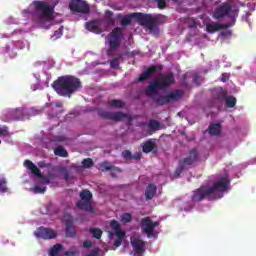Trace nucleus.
<instances>
[{"label": "nucleus", "instance_id": "nucleus-15", "mask_svg": "<svg viewBox=\"0 0 256 256\" xmlns=\"http://www.w3.org/2000/svg\"><path fill=\"white\" fill-rule=\"evenodd\" d=\"M8 117L10 121H23L25 119V109L18 108L8 112Z\"/></svg>", "mask_w": 256, "mask_h": 256}, {"label": "nucleus", "instance_id": "nucleus-20", "mask_svg": "<svg viewBox=\"0 0 256 256\" xmlns=\"http://www.w3.org/2000/svg\"><path fill=\"white\" fill-rule=\"evenodd\" d=\"M149 135H153V133H157L161 129V123L157 120H149L147 124Z\"/></svg>", "mask_w": 256, "mask_h": 256}, {"label": "nucleus", "instance_id": "nucleus-22", "mask_svg": "<svg viewBox=\"0 0 256 256\" xmlns=\"http://www.w3.org/2000/svg\"><path fill=\"white\" fill-rule=\"evenodd\" d=\"M155 195H157V186L155 184H149L145 190L146 201H151Z\"/></svg>", "mask_w": 256, "mask_h": 256}, {"label": "nucleus", "instance_id": "nucleus-51", "mask_svg": "<svg viewBox=\"0 0 256 256\" xmlns=\"http://www.w3.org/2000/svg\"><path fill=\"white\" fill-rule=\"evenodd\" d=\"M106 21L109 25H115V19H113L111 16L106 18Z\"/></svg>", "mask_w": 256, "mask_h": 256}, {"label": "nucleus", "instance_id": "nucleus-18", "mask_svg": "<svg viewBox=\"0 0 256 256\" xmlns=\"http://www.w3.org/2000/svg\"><path fill=\"white\" fill-rule=\"evenodd\" d=\"M76 207L82 211H88L89 213H95V208L91 205V201L80 200L76 203Z\"/></svg>", "mask_w": 256, "mask_h": 256}, {"label": "nucleus", "instance_id": "nucleus-11", "mask_svg": "<svg viewBox=\"0 0 256 256\" xmlns=\"http://www.w3.org/2000/svg\"><path fill=\"white\" fill-rule=\"evenodd\" d=\"M231 5L229 3H223L213 13L214 19H223V17H226V15H229L232 11Z\"/></svg>", "mask_w": 256, "mask_h": 256}, {"label": "nucleus", "instance_id": "nucleus-61", "mask_svg": "<svg viewBox=\"0 0 256 256\" xmlns=\"http://www.w3.org/2000/svg\"><path fill=\"white\" fill-rule=\"evenodd\" d=\"M87 256H95V254H88Z\"/></svg>", "mask_w": 256, "mask_h": 256}, {"label": "nucleus", "instance_id": "nucleus-49", "mask_svg": "<svg viewBox=\"0 0 256 256\" xmlns=\"http://www.w3.org/2000/svg\"><path fill=\"white\" fill-rule=\"evenodd\" d=\"M141 157H142L141 152H138V153L132 154V159H135L136 161L141 160Z\"/></svg>", "mask_w": 256, "mask_h": 256}, {"label": "nucleus", "instance_id": "nucleus-44", "mask_svg": "<svg viewBox=\"0 0 256 256\" xmlns=\"http://www.w3.org/2000/svg\"><path fill=\"white\" fill-rule=\"evenodd\" d=\"M0 137H9V130H7V126L0 128Z\"/></svg>", "mask_w": 256, "mask_h": 256}, {"label": "nucleus", "instance_id": "nucleus-57", "mask_svg": "<svg viewBox=\"0 0 256 256\" xmlns=\"http://www.w3.org/2000/svg\"><path fill=\"white\" fill-rule=\"evenodd\" d=\"M55 106L61 108V107H63V103L58 102V103L55 104Z\"/></svg>", "mask_w": 256, "mask_h": 256}, {"label": "nucleus", "instance_id": "nucleus-56", "mask_svg": "<svg viewBox=\"0 0 256 256\" xmlns=\"http://www.w3.org/2000/svg\"><path fill=\"white\" fill-rule=\"evenodd\" d=\"M153 229L155 230V227L159 226V222H152Z\"/></svg>", "mask_w": 256, "mask_h": 256}, {"label": "nucleus", "instance_id": "nucleus-37", "mask_svg": "<svg viewBox=\"0 0 256 256\" xmlns=\"http://www.w3.org/2000/svg\"><path fill=\"white\" fill-rule=\"evenodd\" d=\"M82 165L85 169H91V167H93V165H95V163L93 162V159L91 158H85L82 161Z\"/></svg>", "mask_w": 256, "mask_h": 256}, {"label": "nucleus", "instance_id": "nucleus-4", "mask_svg": "<svg viewBox=\"0 0 256 256\" xmlns=\"http://www.w3.org/2000/svg\"><path fill=\"white\" fill-rule=\"evenodd\" d=\"M35 12L32 21L35 23H51L54 19L55 8L45 1H33Z\"/></svg>", "mask_w": 256, "mask_h": 256}, {"label": "nucleus", "instance_id": "nucleus-27", "mask_svg": "<svg viewBox=\"0 0 256 256\" xmlns=\"http://www.w3.org/2000/svg\"><path fill=\"white\" fill-rule=\"evenodd\" d=\"M100 169H101V171H118L119 173H121V168L115 167V166L109 164V162L102 163L100 165Z\"/></svg>", "mask_w": 256, "mask_h": 256}, {"label": "nucleus", "instance_id": "nucleus-39", "mask_svg": "<svg viewBox=\"0 0 256 256\" xmlns=\"http://www.w3.org/2000/svg\"><path fill=\"white\" fill-rule=\"evenodd\" d=\"M55 237H57V232H55L51 228H47L46 229V237H44V239H55Z\"/></svg>", "mask_w": 256, "mask_h": 256}, {"label": "nucleus", "instance_id": "nucleus-16", "mask_svg": "<svg viewBox=\"0 0 256 256\" xmlns=\"http://www.w3.org/2000/svg\"><path fill=\"white\" fill-rule=\"evenodd\" d=\"M86 29L87 31H91V33H96V35H99L102 33L101 22H99V20L89 21L86 23Z\"/></svg>", "mask_w": 256, "mask_h": 256}, {"label": "nucleus", "instance_id": "nucleus-26", "mask_svg": "<svg viewBox=\"0 0 256 256\" xmlns=\"http://www.w3.org/2000/svg\"><path fill=\"white\" fill-rule=\"evenodd\" d=\"M107 106L114 107V109H123V107H125V102H123V100L113 99L108 101Z\"/></svg>", "mask_w": 256, "mask_h": 256}, {"label": "nucleus", "instance_id": "nucleus-45", "mask_svg": "<svg viewBox=\"0 0 256 256\" xmlns=\"http://www.w3.org/2000/svg\"><path fill=\"white\" fill-rule=\"evenodd\" d=\"M158 4V9H165L167 7V2L165 0H155Z\"/></svg>", "mask_w": 256, "mask_h": 256}, {"label": "nucleus", "instance_id": "nucleus-9", "mask_svg": "<svg viewBox=\"0 0 256 256\" xmlns=\"http://www.w3.org/2000/svg\"><path fill=\"white\" fill-rule=\"evenodd\" d=\"M70 10L73 11V13H83L87 14L89 11H91V8L89 7V4L83 0H73L69 4Z\"/></svg>", "mask_w": 256, "mask_h": 256}, {"label": "nucleus", "instance_id": "nucleus-62", "mask_svg": "<svg viewBox=\"0 0 256 256\" xmlns=\"http://www.w3.org/2000/svg\"><path fill=\"white\" fill-rule=\"evenodd\" d=\"M222 81H223V83H225V81H227V80H225L224 78H222Z\"/></svg>", "mask_w": 256, "mask_h": 256}, {"label": "nucleus", "instance_id": "nucleus-41", "mask_svg": "<svg viewBox=\"0 0 256 256\" xmlns=\"http://www.w3.org/2000/svg\"><path fill=\"white\" fill-rule=\"evenodd\" d=\"M186 23L190 29L197 27V20L195 18H188Z\"/></svg>", "mask_w": 256, "mask_h": 256}, {"label": "nucleus", "instance_id": "nucleus-24", "mask_svg": "<svg viewBox=\"0 0 256 256\" xmlns=\"http://www.w3.org/2000/svg\"><path fill=\"white\" fill-rule=\"evenodd\" d=\"M207 131L209 135H211L212 137L221 135V124L220 123L210 124Z\"/></svg>", "mask_w": 256, "mask_h": 256}, {"label": "nucleus", "instance_id": "nucleus-46", "mask_svg": "<svg viewBox=\"0 0 256 256\" xmlns=\"http://www.w3.org/2000/svg\"><path fill=\"white\" fill-rule=\"evenodd\" d=\"M227 97V91H221L220 93H218V99L220 101L226 100Z\"/></svg>", "mask_w": 256, "mask_h": 256}, {"label": "nucleus", "instance_id": "nucleus-55", "mask_svg": "<svg viewBox=\"0 0 256 256\" xmlns=\"http://www.w3.org/2000/svg\"><path fill=\"white\" fill-rule=\"evenodd\" d=\"M105 15H109L110 17H113V12L110 10H106Z\"/></svg>", "mask_w": 256, "mask_h": 256}, {"label": "nucleus", "instance_id": "nucleus-7", "mask_svg": "<svg viewBox=\"0 0 256 256\" xmlns=\"http://www.w3.org/2000/svg\"><path fill=\"white\" fill-rule=\"evenodd\" d=\"M99 117L102 119H107L108 121H114L115 123H119L123 121V119H128L129 123L133 121V118L124 112H111L107 110H101L99 112Z\"/></svg>", "mask_w": 256, "mask_h": 256}, {"label": "nucleus", "instance_id": "nucleus-42", "mask_svg": "<svg viewBox=\"0 0 256 256\" xmlns=\"http://www.w3.org/2000/svg\"><path fill=\"white\" fill-rule=\"evenodd\" d=\"M0 191L2 193H7V180L3 178L0 179Z\"/></svg>", "mask_w": 256, "mask_h": 256}, {"label": "nucleus", "instance_id": "nucleus-40", "mask_svg": "<svg viewBox=\"0 0 256 256\" xmlns=\"http://www.w3.org/2000/svg\"><path fill=\"white\" fill-rule=\"evenodd\" d=\"M133 221V216L130 213H124L121 216L122 223H131Z\"/></svg>", "mask_w": 256, "mask_h": 256}, {"label": "nucleus", "instance_id": "nucleus-33", "mask_svg": "<svg viewBox=\"0 0 256 256\" xmlns=\"http://www.w3.org/2000/svg\"><path fill=\"white\" fill-rule=\"evenodd\" d=\"M47 233V228L45 227H40L38 228L35 232L34 235L37 237V239H45Z\"/></svg>", "mask_w": 256, "mask_h": 256}, {"label": "nucleus", "instance_id": "nucleus-5", "mask_svg": "<svg viewBox=\"0 0 256 256\" xmlns=\"http://www.w3.org/2000/svg\"><path fill=\"white\" fill-rule=\"evenodd\" d=\"M125 35L120 27L114 28L107 36L106 41L109 43V51H115L121 47V42L123 41Z\"/></svg>", "mask_w": 256, "mask_h": 256}, {"label": "nucleus", "instance_id": "nucleus-29", "mask_svg": "<svg viewBox=\"0 0 256 256\" xmlns=\"http://www.w3.org/2000/svg\"><path fill=\"white\" fill-rule=\"evenodd\" d=\"M63 251V245L61 244H55L53 247L49 250V256H57L59 253Z\"/></svg>", "mask_w": 256, "mask_h": 256}, {"label": "nucleus", "instance_id": "nucleus-52", "mask_svg": "<svg viewBox=\"0 0 256 256\" xmlns=\"http://www.w3.org/2000/svg\"><path fill=\"white\" fill-rule=\"evenodd\" d=\"M39 87H40V84H39V83H36V84H33V85L31 86V89H32V91H37V89H39Z\"/></svg>", "mask_w": 256, "mask_h": 256}, {"label": "nucleus", "instance_id": "nucleus-13", "mask_svg": "<svg viewBox=\"0 0 256 256\" xmlns=\"http://www.w3.org/2000/svg\"><path fill=\"white\" fill-rule=\"evenodd\" d=\"M155 73H157V66L156 65H152L150 67H148L138 78V83H143L145 81H147V79H151V77H153V75H155Z\"/></svg>", "mask_w": 256, "mask_h": 256}, {"label": "nucleus", "instance_id": "nucleus-32", "mask_svg": "<svg viewBox=\"0 0 256 256\" xmlns=\"http://www.w3.org/2000/svg\"><path fill=\"white\" fill-rule=\"evenodd\" d=\"M120 59H123V54H118L117 57L113 58L110 61V67L111 69H119V65H120Z\"/></svg>", "mask_w": 256, "mask_h": 256}, {"label": "nucleus", "instance_id": "nucleus-60", "mask_svg": "<svg viewBox=\"0 0 256 256\" xmlns=\"http://www.w3.org/2000/svg\"><path fill=\"white\" fill-rule=\"evenodd\" d=\"M110 175L111 177H117V174H115V172H111Z\"/></svg>", "mask_w": 256, "mask_h": 256}, {"label": "nucleus", "instance_id": "nucleus-50", "mask_svg": "<svg viewBox=\"0 0 256 256\" xmlns=\"http://www.w3.org/2000/svg\"><path fill=\"white\" fill-rule=\"evenodd\" d=\"M78 253H79L78 251H66V252H64V255L65 256H75Z\"/></svg>", "mask_w": 256, "mask_h": 256}, {"label": "nucleus", "instance_id": "nucleus-2", "mask_svg": "<svg viewBox=\"0 0 256 256\" xmlns=\"http://www.w3.org/2000/svg\"><path fill=\"white\" fill-rule=\"evenodd\" d=\"M52 88L60 97H68L71 99L74 93L83 89V84L81 83V79L75 76L65 75L58 77L52 83Z\"/></svg>", "mask_w": 256, "mask_h": 256}, {"label": "nucleus", "instance_id": "nucleus-58", "mask_svg": "<svg viewBox=\"0 0 256 256\" xmlns=\"http://www.w3.org/2000/svg\"><path fill=\"white\" fill-rule=\"evenodd\" d=\"M38 166H40V167H45V162H39V163H38Z\"/></svg>", "mask_w": 256, "mask_h": 256}, {"label": "nucleus", "instance_id": "nucleus-54", "mask_svg": "<svg viewBox=\"0 0 256 256\" xmlns=\"http://www.w3.org/2000/svg\"><path fill=\"white\" fill-rule=\"evenodd\" d=\"M197 81H199V75L195 74L193 76V83H197Z\"/></svg>", "mask_w": 256, "mask_h": 256}, {"label": "nucleus", "instance_id": "nucleus-6", "mask_svg": "<svg viewBox=\"0 0 256 256\" xmlns=\"http://www.w3.org/2000/svg\"><path fill=\"white\" fill-rule=\"evenodd\" d=\"M230 185H231V181L227 177H221L212 186H209L210 193L212 194V197L214 198V200L221 199V197H223L221 193H224V191H227Z\"/></svg>", "mask_w": 256, "mask_h": 256}, {"label": "nucleus", "instance_id": "nucleus-59", "mask_svg": "<svg viewBox=\"0 0 256 256\" xmlns=\"http://www.w3.org/2000/svg\"><path fill=\"white\" fill-rule=\"evenodd\" d=\"M157 69H159V71H163V65L158 66Z\"/></svg>", "mask_w": 256, "mask_h": 256}, {"label": "nucleus", "instance_id": "nucleus-64", "mask_svg": "<svg viewBox=\"0 0 256 256\" xmlns=\"http://www.w3.org/2000/svg\"><path fill=\"white\" fill-rule=\"evenodd\" d=\"M173 1H178V0H173Z\"/></svg>", "mask_w": 256, "mask_h": 256}, {"label": "nucleus", "instance_id": "nucleus-47", "mask_svg": "<svg viewBox=\"0 0 256 256\" xmlns=\"http://www.w3.org/2000/svg\"><path fill=\"white\" fill-rule=\"evenodd\" d=\"M63 36V27H60L58 30H56L54 32V37H56V39H59V37Z\"/></svg>", "mask_w": 256, "mask_h": 256}, {"label": "nucleus", "instance_id": "nucleus-48", "mask_svg": "<svg viewBox=\"0 0 256 256\" xmlns=\"http://www.w3.org/2000/svg\"><path fill=\"white\" fill-rule=\"evenodd\" d=\"M93 246V242H91V240H86L83 242V247L85 249H89V247H92Z\"/></svg>", "mask_w": 256, "mask_h": 256}, {"label": "nucleus", "instance_id": "nucleus-25", "mask_svg": "<svg viewBox=\"0 0 256 256\" xmlns=\"http://www.w3.org/2000/svg\"><path fill=\"white\" fill-rule=\"evenodd\" d=\"M77 232L75 231V227H73L72 220H66V237H75Z\"/></svg>", "mask_w": 256, "mask_h": 256}, {"label": "nucleus", "instance_id": "nucleus-19", "mask_svg": "<svg viewBox=\"0 0 256 256\" xmlns=\"http://www.w3.org/2000/svg\"><path fill=\"white\" fill-rule=\"evenodd\" d=\"M157 149V144L155 143V139H149L142 144L143 153H151V151H155Z\"/></svg>", "mask_w": 256, "mask_h": 256}, {"label": "nucleus", "instance_id": "nucleus-3", "mask_svg": "<svg viewBox=\"0 0 256 256\" xmlns=\"http://www.w3.org/2000/svg\"><path fill=\"white\" fill-rule=\"evenodd\" d=\"M133 18L136 19L137 23L140 24L141 27L147 29L152 35H159V17L141 12L132 13L130 15H125L121 19L120 24L122 27H127L128 25H131Z\"/></svg>", "mask_w": 256, "mask_h": 256}, {"label": "nucleus", "instance_id": "nucleus-38", "mask_svg": "<svg viewBox=\"0 0 256 256\" xmlns=\"http://www.w3.org/2000/svg\"><path fill=\"white\" fill-rule=\"evenodd\" d=\"M122 157L127 161V163L133 160V154L129 150L122 151Z\"/></svg>", "mask_w": 256, "mask_h": 256}, {"label": "nucleus", "instance_id": "nucleus-17", "mask_svg": "<svg viewBox=\"0 0 256 256\" xmlns=\"http://www.w3.org/2000/svg\"><path fill=\"white\" fill-rule=\"evenodd\" d=\"M24 167H26L28 171H31L32 175L39 177V179H43V174L41 173V170H39L31 160H25Z\"/></svg>", "mask_w": 256, "mask_h": 256}, {"label": "nucleus", "instance_id": "nucleus-28", "mask_svg": "<svg viewBox=\"0 0 256 256\" xmlns=\"http://www.w3.org/2000/svg\"><path fill=\"white\" fill-rule=\"evenodd\" d=\"M54 155L57 157H69V153L63 146H58L54 149Z\"/></svg>", "mask_w": 256, "mask_h": 256}, {"label": "nucleus", "instance_id": "nucleus-36", "mask_svg": "<svg viewBox=\"0 0 256 256\" xmlns=\"http://www.w3.org/2000/svg\"><path fill=\"white\" fill-rule=\"evenodd\" d=\"M110 227L114 231V233H117L118 231H123L121 229V224H119V222H117V220H111Z\"/></svg>", "mask_w": 256, "mask_h": 256}, {"label": "nucleus", "instance_id": "nucleus-1", "mask_svg": "<svg viewBox=\"0 0 256 256\" xmlns=\"http://www.w3.org/2000/svg\"><path fill=\"white\" fill-rule=\"evenodd\" d=\"M175 83V76H173V72H169L167 74H160L157 80L152 81L145 90L146 97L152 98V101L156 103V105H167V103H171V101H178L183 97V91L174 90L169 92L166 95H158L159 91H166L169 87H171Z\"/></svg>", "mask_w": 256, "mask_h": 256}, {"label": "nucleus", "instance_id": "nucleus-10", "mask_svg": "<svg viewBox=\"0 0 256 256\" xmlns=\"http://www.w3.org/2000/svg\"><path fill=\"white\" fill-rule=\"evenodd\" d=\"M199 150L197 148H193L189 151V154L186 158L180 160L186 167L193 165V163H197L200 161Z\"/></svg>", "mask_w": 256, "mask_h": 256}, {"label": "nucleus", "instance_id": "nucleus-53", "mask_svg": "<svg viewBox=\"0 0 256 256\" xmlns=\"http://www.w3.org/2000/svg\"><path fill=\"white\" fill-rule=\"evenodd\" d=\"M63 177L65 181H69V172H64Z\"/></svg>", "mask_w": 256, "mask_h": 256}, {"label": "nucleus", "instance_id": "nucleus-12", "mask_svg": "<svg viewBox=\"0 0 256 256\" xmlns=\"http://www.w3.org/2000/svg\"><path fill=\"white\" fill-rule=\"evenodd\" d=\"M131 245L137 255H143L145 253V241L141 240V238H131Z\"/></svg>", "mask_w": 256, "mask_h": 256}, {"label": "nucleus", "instance_id": "nucleus-43", "mask_svg": "<svg viewBox=\"0 0 256 256\" xmlns=\"http://www.w3.org/2000/svg\"><path fill=\"white\" fill-rule=\"evenodd\" d=\"M32 191L34 192V193H40V194H43V193H45V191H47V188L46 187H40V186H34L33 188H32Z\"/></svg>", "mask_w": 256, "mask_h": 256}, {"label": "nucleus", "instance_id": "nucleus-21", "mask_svg": "<svg viewBox=\"0 0 256 256\" xmlns=\"http://www.w3.org/2000/svg\"><path fill=\"white\" fill-rule=\"evenodd\" d=\"M116 235V240L114 241L115 247H121V243H123V239L125 238V232L123 231H118V232H110L109 233V238L113 239Z\"/></svg>", "mask_w": 256, "mask_h": 256}, {"label": "nucleus", "instance_id": "nucleus-30", "mask_svg": "<svg viewBox=\"0 0 256 256\" xmlns=\"http://www.w3.org/2000/svg\"><path fill=\"white\" fill-rule=\"evenodd\" d=\"M187 169V166L180 160L178 166L174 172V177L177 179L181 176V173Z\"/></svg>", "mask_w": 256, "mask_h": 256}, {"label": "nucleus", "instance_id": "nucleus-31", "mask_svg": "<svg viewBox=\"0 0 256 256\" xmlns=\"http://www.w3.org/2000/svg\"><path fill=\"white\" fill-rule=\"evenodd\" d=\"M80 199L81 201H90L93 199V194L89 190H82L80 192Z\"/></svg>", "mask_w": 256, "mask_h": 256}, {"label": "nucleus", "instance_id": "nucleus-8", "mask_svg": "<svg viewBox=\"0 0 256 256\" xmlns=\"http://www.w3.org/2000/svg\"><path fill=\"white\" fill-rule=\"evenodd\" d=\"M205 199H207L208 201H215V198H213V194H211L209 186H201L200 188L196 189L192 195V201H194L195 203H199Z\"/></svg>", "mask_w": 256, "mask_h": 256}, {"label": "nucleus", "instance_id": "nucleus-23", "mask_svg": "<svg viewBox=\"0 0 256 256\" xmlns=\"http://www.w3.org/2000/svg\"><path fill=\"white\" fill-rule=\"evenodd\" d=\"M222 29H225V27H223V24L219 22L206 24V31L208 33H216V31H221Z\"/></svg>", "mask_w": 256, "mask_h": 256}, {"label": "nucleus", "instance_id": "nucleus-63", "mask_svg": "<svg viewBox=\"0 0 256 256\" xmlns=\"http://www.w3.org/2000/svg\"><path fill=\"white\" fill-rule=\"evenodd\" d=\"M6 121H11V119H9V116H8V120H6Z\"/></svg>", "mask_w": 256, "mask_h": 256}, {"label": "nucleus", "instance_id": "nucleus-14", "mask_svg": "<svg viewBox=\"0 0 256 256\" xmlns=\"http://www.w3.org/2000/svg\"><path fill=\"white\" fill-rule=\"evenodd\" d=\"M142 229L148 237H153V233H155V230L153 229V220L149 217L142 219Z\"/></svg>", "mask_w": 256, "mask_h": 256}, {"label": "nucleus", "instance_id": "nucleus-35", "mask_svg": "<svg viewBox=\"0 0 256 256\" xmlns=\"http://www.w3.org/2000/svg\"><path fill=\"white\" fill-rule=\"evenodd\" d=\"M90 233L94 237V239H101L103 235V231H101V229L99 228H91Z\"/></svg>", "mask_w": 256, "mask_h": 256}, {"label": "nucleus", "instance_id": "nucleus-34", "mask_svg": "<svg viewBox=\"0 0 256 256\" xmlns=\"http://www.w3.org/2000/svg\"><path fill=\"white\" fill-rule=\"evenodd\" d=\"M235 105H237V98H235L234 96H228L226 98V107H228L229 109H233Z\"/></svg>", "mask_w": 256, "mask_h": 256}]
</instances>
